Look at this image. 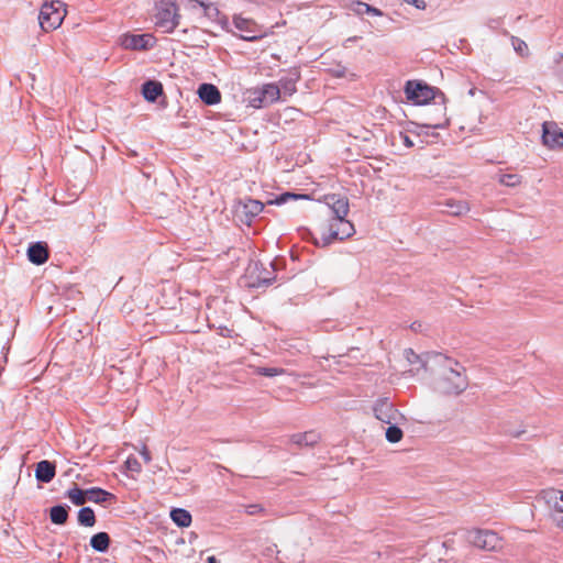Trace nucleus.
<instances>
[{"instance_id":"obj_1","label":"nucleus","mask_w":563,"mask_h":563,"mask_svg":"<svg viewBox=\"0 0 563 563\" xmlns=\"http://www.w3.org/2000/svg\"><path fill=\"white\" fill-rule=\"evenodd\" d=\"M445 365L434 382V389L444 395H459L467 388L465 369L457 362L444 358Z\"/></svg>"},{"instance_id":"obj_2","label":"nucleus","mask_w":563,"mask_h":563,"mask_svg":"<svg viewBox=\"0 0 563 563\" xmlns=\"http://www.w3.org/2000/svg\"><path fill=\"white\" fill-rule=\"evenodd\" d=\"M404 92L408 101L415 106L428 104L437 98L441 99L440 103H437V110L445 115L444 95L437 88H433L422 80H407L404 87Z\"/></svg>"},{"instance_id":"obj_3","label":"nucleus","mask_w":563,"mask_h":563,"mask_svg":"<svg viewBox=\"0 0 563 563\" xmlns=\"http://www.w3.org/2000/svg\"><path fill=\"white\" fill-rule=\"evenodd\" d=\"M155 26L163 33H172L179 25V7L174 0H159L155 5Z\"/></svg>"},{"instance_id":"obj_4","label":"nucleus","mask_w":563,"mask_h":563,"mask_svg":"<svg viewBox=\"0 0 563 563\" xmlns=\"http://www.w3.org/2000/svg\"><path fill=\"white\" fill-rule=\"evenodd\" d=\"M277 262H271L269 266H265L262 262H251L246 268L245 279L246 286L250 288H262L268 287L273 282L277 280L278 277L275 274Z\"/></svg>"},{"instance_id":"obj_5","label":"nucleus","mask_w":563,"mask_h":563,"mask_svg":"<svg viewBox=\"0 0 563 563\" xmlns=\"http://www.w3.org/2000/svg\"><path fill=\"white\" fill-rule=\"evenodd\" d=\"M66 15L65 3L59 0H45L37 14L42 31L49 32L60 26Z\"/></svg>"},{"instance_id":"obj_6","label":"nucleus","mask_w":563,"mask_h":563,"mask_svg":"<svg viewBox=\"0 0 563 563\" xmlns=\"http://www.w3.org/2000/svg\"><path fill=\"white\" fill-rule=\"evenodd\" d=\"M355 233V229L352 222L345 219V217L339 219H330L328 224V231L322 232L319 239L314 240V244L318 247L329 246L334 240L343 241L349 239Z\"/></svg>"},{"instance_id":"obj_7","label":"nucleus","mask_w":563,"mask_h":563,"mask_svg":"<svg viewBox=\"0 0 563 563\" xmlns=\"http://www.w3.org/2000/svg\"><path fill=\"white\" fill-rule=\"evenodd\" d=\"M466 539L474 547L486 551H494L501 547V539L493 530L472 529L466 532Z\"/></svg>"},{"instance_id":"obj_8","label":"nucleus","mask_w":563,"mask_h":563,"mask_svg":"<svg viewBox=\"0 0 563 563\" xmlns=\"http://www.w3.org/2000/svg\"><path fill=\"white\" fill-rule=\"evenodd\" d=\"M373 412L377 420L383 423L407 422V418L402 415L387 397H380L373 405Z\"/></svg>"},{"instance_id":"obj_9","label":"nucleus","mask_w":563,"mask_h":563,"mask_svg":"<svg viewBox=\"0 0 563 563\" xmlns=\"http://www.w3.org/2000/svg\"><path fill=\"white\" fill-rule=\"evenodd\" d=\"M119 44L130 51H147L154 47L156 40L152 34H122L119 38Z\"/></svg>"},{"instance_id":"obj_10","label":"nucleus","mask_w":563,"mask_h":563,"mask_svg":"<svg viewBox=\"0 0 563 563\" xmlns=\"http://www.w3.org/2000/svg\"><path fill=\"white\" fill-rule=\"evenodd\" d=\"M233 24L240 31V37L244 41L254 42L264 36L261 27L251 19L235 14L233 16Z\"/></svg>"},{"instance_id":"obj_11","label":"nucleus","mask_w":563,"mask_h":563,"mask_svg":"<svg viewBox=\"0 0 563 563\" xmlns=\"http://www.w3.org/2000/svg\"><path fill=\"white\" fill-rule=\"evenodd\" d=\"M324 205L331 212V219L346 217L350 210L347 198L336 194L325 195Z\"/></svg>"},{"instance_id":"obj_12","label":"nucleus","mask_w":563,"mask_h":563,"mask_svg":"<svg viewBox=\"0 0 563 563\" xmlns=\"http://www.w3.org/2000/svg\"><path fill=\"white\" fill-rule=\"evenodd\" d=\"M542 142L550 148L563 147V131L558 126L555 122H543Z\"/></svg>"},{"instance_id":"obj_13","label":"nucleus","mask_w":563,"mask_h":563,"mask_svg":"<svg viewBox=\"0 0 563 563\" xmlns=\"http://www.w3.org/2000/svg\"><path fill=\"white\" fill-rule=\"evenodd\" d=\"M299 79L300 71L297 68H291L287 75L280 77L277 84L280 88V95L292 96L297 91L296 85Z\"/></svg>"},{"instance_id":"obj_14","label":"nucleus","mask_w":563,"mask_h":563,"mask_svg":"<svg viewBox=\"0 0 563 563\" xmlns=\"http://www.w3.org/2000/svg\"><path fill=\"white\" fill-rule=\"evenodd\" d=\"M198 96L207 106H216L221 101L220 90L212 84H201L198 88Z\"/></svg>"},{"instance_id":"obj_15","label":"nucleus","mask_w":563,"mask_h":563,"mask_svg":"<svg viewBox=\"0 0 563 563\" xmlns=\"http://www.w3.org/2000/svg\"><path fill=\"white\" fill-rule=\"evenodd\" d=\"M240 207L244 213L245 223L251 224L253 219L264 210L265 205L260 200L246 198L240 202Z\"/></svg>"},{"instance_id":"obj_16","label":"nucleus","mask_w":563,"mask_h":563,"mask_svg":"<svg viewBox=\"0 0 563 563\" xmlns=\"http://www.w3.org/2000/svg\"><path fill=\"white\" fill-rule=\"evenodd\" d=\"M442 207L441 211L450 216H462L470 211V206L464 200L446 199L443 202H439Z\"/></svg>"},{"instance_id":"obj_17","label":"nucleus","mask_w":563,"mask_h":563,"mask_svg":"<svg viewBox=\"0 0 563 563\" xmlns=\"http://www.w3.org/2000/svg\"><path fill=\"white\" fill-rule=\"evenodd\" d=\"M56 475V464L48 460L37 462V483H51Z\"/></svg>"},{"instance_id":"obj_18","label":"nucleus","mask_w":563,"mask_h":563,"mask_svg":"<svg viewBox=\"0 0 563 563\" xmlns=\"http://www.w3.org/2000/svg\"><path fill=\"white\" fill-rule=\"evenodd\" d=\"M319 440L320 435L314 431L295 433L290 437V442L299 448H311L316 445Z\"/></svg>"},{"instance_id":"obj_19","label":"nucleus","mask_w":563,"mask_h":563,"mask_svg":"<svg viewBox=\"0 0 563 563\" xmlns=\"http://www.w3.org/2000/svg\"><path fill=\"white\" fill-rule=\"evenodd\" d=\"M163 93V85L157 80H147L142 86L143 98L148 102H155Z\"/></svg>"},{"instance_id":"obj_20","label":"nucleus","mask_w":563,"mask_h":563,"mask_svg":"<svg viewBox=\"0 0 563 563\" xmlns=\"http://www.w3.org/2000/svg\"><path fill=\"white\" fill-rule=\"evenodd\" d=\"M88 501L95 504H104L111 500H115V495L112 493L100 488V487H90L87 489Z\"/></svg>"},{"instance_id":"obj_21","label":"nucleus","mask_w":563,"mask_h":563,"mask_svg":"<svg viewBox=\"0 0 563 563\" xmlns=\"http://www.w3.org/2000/svg\"><path fill=\"white\" fill-rule=\"evenodd\" d=\"M70 507L66 504L55 505L49 509V519L54 525H65Z\"/></svg>"},{"instance_id":"obj_22","label":"nucleus","mask_w":563,"mask_h":563,"mask_svg":"<svg viewBox=\"0 0 563 563\" xmlns=\"http://www.w3.org/2000/svg\"><path fill=\"white\" fill-rule=\"evenodd\" d=\"M169 516L173 522L179 528H187L192 521L191 514L184 508H173Z\"/></svg>"},{"instance_id":"obj_23","label":"nucleus","mask_w":563,"mask_h":563,"mask_svg":"<svg viewBox=\"0 0 563 563\" xmlns=\"http://www.w3.org/2000/svg\"><path fill=\"white\" fill-rule=\"evenodd\" d=\"M110 536L107 533V532H98V533H95L91 538H90V547L96 551V552H99V553H106L108 550H109V547H110Z\"/></svg>"},{"instance_id":"obj_24","label":"nucleus","mask_w":563,"mask_h":563,"mask_svg":"<svg viewBox=\"0 0 563 563\" xmlns=\"http://www.w3.org/2000/svg\"><path fill=\"white\" fill-rule=\"evenodd\" d=\"M260 96L267 102V104H272L280 98V88L276 84H265L260 88Z\"/></svg>"},{"instance_id":"obj_25","label":"nucleus","mask_w":563,"mask_h":563,"mask_svg":"<svg viewBox=\"0 0 563 563\" xmlns=\"http://www.w3.org/2000/svg\"><path fill=\"white\" fill-rule=\"evenodd\" d=\"M300 199L310 200L311 198L307 194H295V192L286 191L280 195H277L274 199L267 200L266 203L282 206L289 201H295V200H300Z\"/></svg>"},{"instance_id":"obj_26","label":"nucleus","mask_w":563,"mask_h":563,"mask_svg":"<svg viewBox=\"0 0 563 563\" xmlns=\"http://www.w3.org/2000/svg\"><path fill=\"white\" fill-rule=\"evenodd\" d=\"M77 521L79 526L91 528L96 525V515L91 507H81L77 514Z\"/></svg>"},{"instance_id":"obj_27","label":"nucleus","mask_w":563,"mask_h":563,"mask_svg":"<svg viewBox=\"0 0 563 563\" xmlns=\"http://www.w3.org/2000/svg\"><path fill=\"white\" fill-rule=\"evenodd\" d=\"M406 422H395V421L387 423L388 428L386 429V433H385L386 440L390 443H398L404 437V432H402L400 426H402Z\"/></svg>"},{"instance_id":"obj_28","label":"nucleus","mask_w":563,"mask_h":563,"mask_svg":"<svg viewBox=\"0 0 563 563\" xmlns=\"http://www.w3.org/2000/svg\"><path fill=\"white\" fill-rule=\"evenodd\" d=\"M66 496L76 506H81L88 501L87 489H81L77 485H74L71 488H69L66 493Z\"/></svg>"},{"instance_id":"obj_29","label":"nucleus","mask_w":563,"mask_h":563,"mask_svg":"<svg viewBox=\"0 0 563 563\" xmlns=\"http://www.w3.org/2000/svg\"><path fill=\"white\" fill-rule=\"evenodd\" d=\"M498 181L507 187H516L521 183V176L518 174H499Z\"/></svg>"},{"instance_id":"obj_30","label":"nucleus","mask_w":563,"mask_h":563,"mask_svg":"<svg viewBox=\"0 0 563 563\" xmlns=\"http://www.w3.org/2000/svg\"><path fill=\"white\" fill-rule=\"evenodd\" d=\"M49 258V247L46 242L37 241V266L45 264Z\"/></svg>"},{"instance_id":"obj_31","label":"nucleus","mask_w":563,"mask_h":563,"mask_svg":"<svg viewBox=\"0 0 563 563\" xmlns=\"http://www.w3.org/2000/svg\"><path fill=\"white\" fill-rule=\"evenodd\" d=\"M511 44H512L514 51L521 57H527L529 55L528 45L523 40H521L517 36H511Z\"/></svg>"},{"instance_id":"obj_32","label":"nucleus","mask_w":563,"mask_h":563,"mask_svg":"<svg viewBox=\"0 0 563 563\" xmlns=\"http://www.w3.org/2000/svg\"><path fill=\"white\" fill-rule=\"evenodd\" d=\"M284 373H285V369L279 368V367L258 366L255 368V374H257L260 376H265V377H275V376L282 375Z\"/></svg>"},{"instance_id":"obj_33","label":"nucleus","mask_w":563,"mask_h":563,"mask_svg":"<svg viewBox=\"0 0 563 563\" xmlns=\"http://www.w3.org/2000/svg\"><path fill=\"white\" fill-rule=\"evenodd\" d=\"M202 9H203V13H205V15H206L209 20H211V21H216V20H218V18L220 16V13H221V12H220L219 8H218L214 3H212V2H209V1H208V2L202 7Z\"/></svg>"},{"instance_id":"obj_34","label":"nucleus","mask_w":563,"mask_h":563,"mask_svg":"<svg viewBox=\"0 0 563 563\" xmlns=\"http://www.w3.org/2000/svg\"><path fill=\"white\" fill-rule=\"evenodd\" d=\"M559 494H560V490L553 489V488L543 490V498L547 500L548 504L553 503L556 511H558V507H561L559 505Z\"/></svg>"},{"instance_id":"obj_35","label":"nucleus","mask_w":563,"mask_h":563,"mask_svg":"<svg viewBox=\"0 0 563 563\" xmlns=\"http://www.w3.org/2000/svg\"><path fill=\"white\" fill-rule=\"evenodd\" d=\"M253 97L251 98L250 100V104L253 107V108H263V107H266L268 106L266 101H264V99L262 98V96H260V88L256 89L254 92H253Z\"/></svg>"},{"instance_id":"obj_36","label":"nucleus","mask_w":563,"mask_h":563,"mask_svg":"<svg viewBox=\"0 0 563 563\" xmlns=\"http://www.w3.org/2000/svg\"><path fill=\"white\" fill-rule=\"evenodd\" d=\"M405 356L410 364L413 365L419 363L421 367H424V363L421 361L420 356L416 354L411 349L405 350Z\"/></svg>"},{"instance_id":"obj_37","label":"nucleus","mask_w":563,"mask_h":563,"mask_svg":"<svg viewBox=\"0 0 563 563\" xmlns=\"http://www.w3.org/2000/svg\"><path fill=\"white\" fill-rule=\"evenodd\" d=\"M364 7H365V2H362V1H353L350 5L351 10L356 14V15H363L365 14V11H364Z\"/></svg>"},{"instance_id":"obj_38","label":"nucleus","mask_w":563,"mask_h":563,"mask_svg":"<svg viewBox=\"0 0 563 563\" xmlns=\"http://www.w3.org/2000/svg\"><path fill=\"white\" fill-rule=\"evenodd\" d=\"M449 125V120L445 118L443 122L420 124L421 129H445Z\"/></svg>"},{"instance_id":"obj_39","label":"nucleus","mask_w":563,"mask_h":563,"mask_svg":"<svg viewBox=\"0 0 563 563\" xmlns=\"http://www.w3.org/2000/svg\"><path fill=\"white\" fill-rule=\"evenodd\" d=\"M364 11H365V14H372V15H375V16H383L384 15V12L378 9V8H375L368 3H365V7H364Z\"/></svg>"},{"instance_id":"obj_40","label":"nucleus","mask_w":563,"mask_h":563,"mask_svg":"<svg viewBox=\"0 0 563 563\" xmlns=\"http://www.w3.org/2000/svg\"><path fill=\"white\" fill-rule=\"evenodd\" d=\"M128 468L133 472H140L141 471V464L135 457H129L125 462Z\"/></svg>"},{"instance_id":"obj_41","label":"nucleus","mask_w":563,"mask_h":563,"mask_svg":"<svg viewBox=\"0 0 563 563\" xmlns=\"http://www.w3.org/2000/svg\"><path fill=\"white\" fill-rule=\"evenodd\" d=\"M214 22H217L222 30L229 32L230 31V23H229V20L225 15H222L220 13V16L218 18V20H216Z\"/></svg>"},{"instance_id":"obj_42","label":"nucleus","mask_w":563,"mask_h":563,"mask_svg":"<svg viewBox=\"0 0 563 563\" xmlns=\"http://www.w3.org/2000/svg\"><path fill=\"white\" fill-rule=\"evenodd\" d=\"M44 273H48L49 277L54 278L59 276L60 268L58 265L51 264L47 268H45Z\"/></svg>"},{"instance_id":"obj_43","label":"nucleus","mask_w":563,"mask_h":563,"mask_svg":"<svg viewBox=\"0 0 563 563\" xmlns=\"http://www.w3.org/2000/svg\"><path fill=\"white\" fill-rule=\"evenodd\" d=\"M399 136H400V140H401L402 144H404L406 147H408V148L413 147V145H415V144H413V141L409 137V135H408V134L400 132V135H399Z\"/></svg>"},{"instance_id":"obj_44","label":"nucleus","mask_w":563,"mask_h":563,"mask_svg":"<svg viewBox=\"0 0 563 563\" xmlns=\"http://www.w3.org/2000/svg\"><path fill=\"white\" fill-rule=\"evenodd\" d=\"M405 2L413 5L415 8L419 10L426 9V1L424 0H404Z\"/></svg>"},{"instance_id":"obj_45","label":"nucleus","mask_w":563,"mask_h":563,"mask_svg":"<svg viewBox=\"0 0 563 563\" xmlns=\"http://www.w3.org/2000/svg\"><path fill=\"white\" fill-rule=\"evenodd\" d=\"M262 510H263V508L257 504H252L246 507V512L249 515H256V514L261 512Z\"/></svg>"},{"instance_id":"obj_46","label":"nucleus","mask_w":563,"mask_h":563,"mask_svg":"<svg viewBox=\"0 0 563 563\" xmlns=\"http://www.w3.org/2000/svg\"><path fill=\"white\" fill-rule=\"evenodd\" d=\"M27 257L31 263L35 264V243H32L27 247Z\"/></svg>"},{"instance_id":"obj_47","label":"nucleus","mask_w":563,"mask_h":563,"mask_svg":"<svg viewBox=\"0 0 563 563\" xmlns=\"http://www.w3.org/2000/svg\"><path fill=\"white\" fill-rule=\"evenodd\" d=\"M140 453L142 455V457L144 459L145 463H150L151 462V453L147 450L146 445L142 446V450L140 451Z\"/></svg>"},{"instance_id":"obj_48","label":"nucleus","mask_w":563,"mask_h":563,"mask_svg":"<svg viewBox=\"0 0 563 563\" xmlns=\"http://www.w3.org/2000/svg\"><path fill=\"white\" fill-rule=\"evenodd\" d=\"M559 516L555 517L558 527L563 529V507H558Z\"/></svg>"},{"instance_id":"obj_49","label":"nucleus","mask_w":563,"mask_h":563,"mask_svg":"<svg viewBox=\"0 0 563 563\" xmlns=\"http://www.w3.org/2000/svg\"><path fill=\"white\" fill-rule=\"evenodd\" d=\"M207 563H219V561L217 560L216 556L211 555V556H208L207 560H206Z\"/></svg>"},{"instance_id":"obj_50","label":"nucleus","mask_w":563,"mask_h":563,"mask_svg":"<svg viewBox=\"0 0 563 563\" xmlns=\"http://www.w3.org/2000/svg\"><path fill=\"white\" fill-rule=\"evenodd\" d=\"M420 327H421V324H420V323H417V322H413V323L411 324V329H412V330H415V331H417Z\"/></svg>"},{"instance_id":"obj_51","label":"nucleus","mask_w":563,"mask_h":563,"mask_svg":"<svg viewBox=\"0 0 563 563\" xmlns=\"http://www.w3.org/2000/svg\"><path fill=\"white\" fill-rule=\"evenodd\" d=\"M355 37H350L347 41L353 42Z\"/></svg>"}]
</instances>
